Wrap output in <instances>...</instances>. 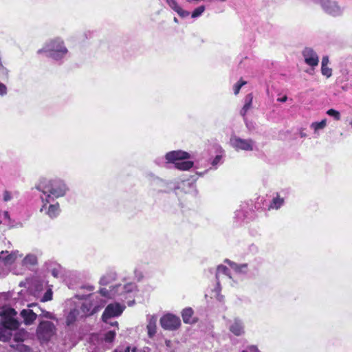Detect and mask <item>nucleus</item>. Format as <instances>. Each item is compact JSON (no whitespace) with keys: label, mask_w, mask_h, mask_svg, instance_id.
Returning a JSON list of instances; mask_svg holds the SVG:
<instances>
[{"label":"nucleus","mask_w":352,"mask_h":352,"mask_svg":"<svg viewBox=\"0 0 352 352\" xmlns=\"http://www.w3.org/2000/svg\"><path fill=\"white\" fill-rule=\"evenodd\" d=\"M114 352H130V347H126L124 351L116 350Z\"/></svg>","instance_id":"de8ad7c7"},{"label":"nucleus","mask_w":352,"mask_h":352,"mask_svg":"<svg viewBox=\"0 0 352 352\" xmlns=\"http://www.w3.org/2000/svg\"><path fill=\"white\" fill-rule=\"evenodd\" d=\"M124 309L125 306L118 302L109 304L102 315L103 322L109 323V319L120 316Z\"/></svg>","instance_id":"9d476101"},{"label":"nucleus","mask_w":352,"mask_h":352,"mask_svg":"<svg viewBox=\"0 0 352 352\" xmlns=\"http://www.w3.org/2000/svg\"><path fill=\"white\" fill-rule=\"evenodd\" d=\"M223 274L227 276L229 279H233L232 276L230 274L229 270L224 265H220L217 268L216 272V278L217 280V284L219 285V280L220 276Z\"/></svg>","instance_id":"393cba45"},{"label":"nucleus","mask_w":352,"mask_h":352,"mask_svg":"<svg viewBox=\"0 0 352 352\" xmlns=\"http://www.w3.org/2000/svg\"><path fill=\"white\" fill-rule=\"evenodd\" d=\"M86 318L82 314V311L79 307H74L70 309L65 316V323L68 327L74 325L76 321L80 319Z\"/></svg>","instance_id":"ddd939ff"},{"label":"nucleus","mask_w":352,"mask_h":352,"mask_svg":"<svg viewBox=\"0 0 352 352\" xmlns=\"http://www.w3.org/2000/svg\"><path fill=\"white\" fill-rule=\"evenodd\" d=\"M117 278V274L115 271L107 272L100 279V284L101 285H107L115 280Z\"/></svg>","instance_id":"412c9836"},{"label":"nucleus","mask_w":352,"mask_h":352,"mask_svg":"<svg viewBox=\"0 0 352 352\" xmlns=\"http://www.w3.org/2000/svg\"><path fill=\"white\" fill-rule=\"evenodd\" d=\"M245 84H246V82L243 81L242 80H240L239 82H237L234 85V94L237 95L239 93V91H240L241 88L242 87V86H243Z\"/></svg>","instance_id":"4c0bfd02"},{"label":"nucleus","mask_w":352,"mask_h":352,"mask_svg":"<svg viewBox=\"0 0 352 352\" xmlns=\"http://www.w3.org/2000/svg\"><path fill=\"white\" fill-rule=\"evenodd\" d=\"M226 262L234 270L236 274L245 275L248 272V265L246 263L238 264L230 260H226Z\"/></svg>","instance_id":"a211bd4d"},{"label":"nucleus","mask_w":352,"mask_h":352,"mask_svg":"<svg viewBox=\"0 0 352 352\" xmlns=\"http://www.w3.org/2000/svg\"><path fill=\"white\" fill-rule=\"evenodd\" d=\"M36 188L42 193L41 199L43 204L40 212L46 209L47 204L54 202L56 199L64 197L69 190L65 182L60 179H43L39 182Z\"/></svg>","instance_id":"f03ea898"},{"label":"nucleus","mask_w":352,"mask_h":352,"mask_svg":"<svg viewBox=\"0 0 352 352\" xmlns=\"http://www.w3.org/2000/svg\"><path fill=\"white\" fill-rule=\"evenodd\" d=\"M166 1L169 7L173 10H175L179 6L175 0H166Z\"/></svg>","instance_id":"37998d69"},{"label":"nucleus","mask_w":352,"mask_h":352,"mask_svg":"<svg viewBox=\"0 0 352 352\" xmlns=\"http://www.w3.org/2000/svg\"><path fill=\"white\" fill-rule=\"evenodd\" d=\"M316 3L320 5L322 10L328 14L339 16L342 13V8L338 5L336 0H311Z\"/></svg>","instance_id":"1a4fd4ad"},{"label":"nucleus","mask_w":352,"mask_h":352,"mask_svg":"<svg viewBox=\"0 0 352 352\" xmlns=\"http://www.w3.org/2000/svg\"><path fill=\"white\" fill-rule=\"evenodd\" d=\"M135 301L134 300H132V301H129L128 302V305L129 306H132L133 304H134Z\"/></svg>","instance_id":"864d4df0"},{"label":"nucleus","mask_w":352,"mask_h":352,"mask_svg":"<svg viewBox=\"0 0 352 352\" xmlns=\"http://www.w3.org/2000/svg\"><path fill=\"white\" fill-rule=\"evenodd\" d=\"M12 193L10 191L5 190L3 193V200L6 202L10 201L12 199Z\"/></svg>","instance_id":"58836bf2"},{"label":"nucleus","mask_w":352,"mask_h":352,"mask_svg":"<svg viewBox=\"0 0 352 352\" xmlns=\"http://www.w3.org/2000/svg\"><path fill=\"white\" fill-rule=\"evenodd\" d=\"M284 203H285L284 198L280 197V195L278 194H277L276 195V197H274L272 199V200L271 201V202L268 206V208H269V210H270V209L278 210V209L280 208L284 205Z\"/></svg>","instance_id":"b1692460"},{"label":"nucleus","mask_w":352,"mask_h":352,"mask_svg":"<svg viewBox=\"0 0 352 352\" xmlns=\"http://www.w3.org/2000/svg\"><path fill=\"white\" fill-rule=\"evenodd\" d=\"M300 135L301 138H305L306 136V133L302 132V131H301L300 133Z\"/></svg>","instance_id":"603ef678"},{"label":"nucleus","mask_w":352,"mask_h":352,"mask_svg":"<svg viewBox=\"0 0 352 352\" xmlns=\"http://www.w3.org/2000/svg\"><path fill=\"white\" fill-rule=\"evenodd\" d=\"M327 126V120L323 119L320 122H315L311 123V128L314 130L315 133H317L319 130L323 129Z\"/></svg>","instance_id":"c85d7f7f"},{"label":"nucleus","mask_w":352,"mask_h":352,"mask_svg":"<svg viewBox=\"0 0 352 352\" xmlns=\"http://www.w3.org/2000/svg\"><path fill=\"white\" fill-rule=\"evenodd\" d=\"M160 325L165 329L168 331L177 330L181 325L180 318L172 314H166L160 318Z\"/></svg>","instance_id":"9b49d317"},{"label":"nucleus","mask_w":352,"mask_h":352,"mask_svg":"<svg viewBox=\"0 0 352 352\" xmlns=\"http://www.w3.org/2000/svg\"><path fill=\"white\" fill-rule=\"evenodd\" d=\"M23 319V322L26 325L32 324L37 318V314L30 309H23L20 314Z\"/></svg>","instance_id":"6ab92c4d"},{"label":"nucleus","mask_w":352,"mask_h":352,"mask_svg":"<svg viewBox=\"0 0 352 352\" xmlns=\"http://www.w3.org/2000/svg\"><path fill=\"white\" fill-rule=\"evenodd\" d=\"M4 216H5V217H6V218L9 219V214H8V212H5V213H4Z\"/></svg>","instance_id":"5fc2aeb1"},{"label":"nucleus","mask_w":352,"mask_h":352,"mask_svg":"<svg viewBox=\"0 0 352 352\" xmlns=\"http://www.w3.org/2000/svg\"><path fill=\"white\" fill-rule=\"evenodd\" d=\"M151 349L147 346L142 348L133 347L131 352H150Z\"/></svg>","instance_id":"a19ab883"},{"label":"nucleus","mask_w":352,"mask_h":352,"mask_svg":"<svg viewBox=\"0 0 352 352\" xmlns=\"http://www.w3.org/2000/svg\"><path fill=\"white\" fill-rule=\"evenodd\" d=\"M193 310L188 307L185 308L182 312V319L184 323L193 324L196 320L192 318Z\"/></svg>","instance_id":"4be33fe9"},{"label":"nucleus","mask_w":352,"mask_h":352,"mask_svg":"<svg viewBox=\"0 0 352 352\" xmlns=\"http://www.w3.org/2000/svg\"><path fill=\"white\" fill-rule=\"evenodd\" d=\"M219 1H222V2H223V1H225L226 0H219Z\"/></svg>","instance_id":"052dcab7"},{"label":"nucleus","mask_w":352,"mask_h":352,"mask_svg":"<svg viewBox=\"0 0 352 352\" xmlns=\"http://www.w3.org/2000/svg\"><path fill=\"white\" fill-rule=\"evenodd\" d=\"M138 292V287L134 283L118 284L110 289L101 288L98 293L88 295L82 302L80 309L85 317L93 316L100 311L111 298H118L125 300L133 297Z\"/></svg>","instance_id":"f257e3e1"},{"label":"nucleus","mask_w":352,"mask_h":352,"mask_svg":"<svg viewBox=\"0 0 352 352\" xmlns=\"http://www.w3.org/2000/svg\"><path fill=\"white\" fill-rule=\"evenodd\" d=\"M302 56L307 65L312 67L318 66L319 57L312 48L305 47L302 51Z\"/></svg>","instance_id":"f8f14e48"},{"label":"nucleus","mask_w":352,"mask_h":352,"mask_svg":"<svg viewBox=\"0 0 352 352\" xmlns=\"http://www.w3.org/2000/svg\"><path fill=\"white\" fill-rule=\"evenodd\" d=\"M189 157L190 155L187 152L181 150L173 151L166 154V162L163 158H157L155 160V163L160 166H163L164 164L173 163L176 168L181 170H188L192 167L193 162L184 160Z\"/></svg>","instance_id":"39448f33"},{"label":"nucleus","mask_w":352,"mask_h":352,"mask_svg":"<svg viewBox=\"0 0 352 352\" xmlns=\"http://www.w3.org/2000/svg\"><path fill=\"white\" fill-rule=\"evenodd\" d=\"M41 314H40L41 317L45 318L47 319L57 320L55 315L53 313H51V312H49V311H47L45 310H42V309H41Z\"/></svg>","instance_id":"72a5a7b5"},{"label":"nucleus","mask_w":352,"mask_h":352,"mask_svg":"<svg viewBox=\"0 0 352 352\" xmlns=\"http://www.w3.org/2000/svg\"><path fill=\"white\" fill-rule=\"evenodd\" d=\"M235 218L239 221H244L248 219V216L243 209H240L235 212Z\"/></svg>","instance_id":"c756f323"},{"label":"nucleus","mask_w":352,"mask_h":352,"mask_svg":"<svg viewBox=\"0 0 352 352\" xmlns=\"http://www.w3.org/2000/svg\"><path fill=\"white\" fill-rule=\"evenodd\" d=\"M0 341L7 342L11 338L12 331L16 330L19 326V322L15 319L16 311L10 307H3L0 309Z\"/></svg>","instance_id":"7ed1b4c3"},{"label":"nucleus","mask_w":352,"mask_h":352,"mask_svg":"<svg viewBox=\"0 0 352 352\" xmlns=\"http://www.w3.org/2000/svg\"><path fill=\"white\" fill-rule=\"evenodd\" d=\"M157 317L155 315H148L146 317V331L148 337L153 339L157 333Z\"/></svg>","instance_id":"2eb2a0df"},{"label":"nucleus","mask_w":352,"mask_h":352,"mask_svg":"<svg viewBox=\"0 0 352 352\" xmlns=\"http://www.w3.org/2000/svg\"><path fill=\"white\" fill-rule=\"evenodd\" d=\"M36 336L40 341H49L56 333V325L50 321H41L36 329Z\"/></svg>","instance_id":"0eeeda50"},{"label":"nucleus","mask_w":352,"mask_h":352,"mask_svg":"<svg viewBox=\"0 0 352 352\" xmlns=\"http://www.w3.org/2000/svg\"><path fill=\"white\" fill-rule=\"evenodd\" d=\"M8 93V89L6 85L2 82H0V96H4Z\"/></svg>","instance_id":"79ce46f5"},{"label":"nucleus","mask_w":352,"mask_h":352,"mask_svg":"<svg viewBox=\"0 0 352 352\" xmlns=\"http://www.w3.org/2000/svg\"><path fill=\"white\" fill-rule=\"evenodd\" d=\"M165 343L167 346H170L171 342L170 340H166Z\"/></svg>","instance_id":"3c124183"},{"label":"nucleus","mask_w":352,"mask_h":352,"mask_svg":"<svg viewBox=\"0 0 352 352\" xmlns=\"http://www.w3.org/2000/svg\"><path fill=\"white\" fill-rule=\"evenodd\" d=\"M241 352H261L258 347L255 345L248 346Z\"/></svg>","instance_id":"ea45409f"},{"label":"nucleus","mask_w":352,"mask_h":352,"mask_svg":"<svg viewBox=\"0 0 352 352\" xmlns=\"http://www.w3.org/2000/svg\"><path fill=\"white\" fill-rule=\"evenodd\" d=\"M155 180L160 183L161 185H167V186H170L169 188L170 189H177L179 188H180L181 185H184V182L183 181L180 182H164V180L158 178V177H156L155 178Z\"/></svg>","instance_id":"bb28decb"},{"label":"nucleus","mask_w":352,"mask_h":352,"mask_svg":"<svg viewBox=\"0 0 352 352\" xmlns=\"http://www.w3.org/2000/svg\"><path fill=\"white\" fill-rule=\"evenodd\" d=\"M321 73L327 78H329L332 76V69L331 68L329 67L328 65L321 66Z\"/></svg>","instance_id":"f704fd0d"},{"label":"nucleus","mask_w":352,"mask_h":352,"mask_svg":"<svg viewBox=\"0 0 352 352\" xmlns=\"http://www.w3.org/2000/svg\"><path fill=\"white\" fill-rule=\"evenodd\" d=\"M329 63V56H324L322 58L321 66H327Z\"/></svg>","instance_id":"a18cd8bd"},{"label":"nucleus","mask_w":352,"mask_h":352,"mask_svg":"<svg viewBox=\"0 0 352 352\" xmlns=\"http://www.w3.org/2000/svg\"><path fill=\"white\" fill-rule=\"evenodd\" d=\"M38 53H45L46 56L56 61H62L68 56L69 50L63 39L55 38L46 42Z\"/></svg>","instance_id":"20e7f679"},{"label":"nucleus","mask_w":352,"mask_h":352,"mask_svg":"<svg viewBox=\"0 0 352 352\" xmlns=\"http://www.w3.org/2000/svg\"><path fill=\"white\" fill-rule=\"evenodd\" d=\"M10 347L17 351L18 352H30L32 349L30 346L23 344V342L12 343Z\"/></svg>","instance_id":"a878e982"},{"label":"nucleus","mask_w":352,"mask_h":352,"mask_svg":"<svg viewBox=\"0 0 352 352\" xmlns=\"http://www.w3.org/2000/svg\"><path fill=\"white\" fill-rule=\"evenodd\" d=\"M116 335V330L107 331L101 339L97 336H93L91 338V350L92 352H104L108 347L106 344L113 342Z\"/></svg>","instance_id":"423d86ee"},{"label":"nucleus","mask_w":352,"mask_h":352,"mask_svg":"<svg viewBox=\"0 0 352 352\" xmlns=\"http://www.w3.org/2000/svg\"><path fill=\"white\" fill-rule=\"evenodd\" d=\"M76 296H77L78 298H82V296H80L79 294H78Z\"/></svg>","instance_id":"13d9d810"},{"label":"nucleus","mask_w":352,"mask_h":352,"mask_svg":"<svg viewBox=\"0 0 352 352\" xmlns=\"http://www.w3.org/2000/svg\"><path fill=\"white\" fill-rule=\"evenodd\" d=\"M205 9H206V8L204 6H199L198 8H195L194 10V11L192 12V14H191L192 18H197V17L200 16L205 11Z\"/></svg>","instance_id":"2f4dec72"},{"label":"nucleus","mask_w":352,"mask_h":352,"mask_svg":"<svg viewBox=\"0 0 352 352\" xmlns=\"http://www.w3.org/2000/svg\"><path fill=\"white\" fill-rule=\"evenodd\" d=\"M248 124H249V127H248V129H251V127L252 126V122H249L248 120Z\"/></svg>","instance_id":"6e6d98bb"},{"label":"nucleus","mask_w":352,"mask_h":352,"mask_svg":"<svg viewBox=\"0 0 352 352\" xmlns=\"http://www.w3.org/2000/svg\"><path fill=\"white\" fill-rule=\"evenodd\" d=\"M12 335L14 336L12 343L24 342L29 336L28 333L24 329H18Z\"/></svg>","instance_id":"5701e85b"},{"label":"nucleus","mask_w":352,"mask_h":352,"mask_svg":"<svg viewBox=\"0 0 352 352\" xmlns=\"http://www.w3.org/2000/svg\"><path fill=\"white\" fill-rule=\"evenodd\" d=\"M24 265H34L37 263V257L35 254H29L23 260Z\"/></svg>","instance_id":"cd10ccee"},{"label":"nucleus","mask_w":352,"mask_h":352,"mask_svg":"<svg viewBox=\"0 0 352 352\" xmlns=\"http://www.w3.org/2000/svg\"><path fill=\"white\" fill-rule=\"evenodd\" d=\"M349 124H350V125H351V128H352V120L350 122V123H349Z\"/></svg>","instance_id":"bf43d9fd"},{"label":"nucleus","mask_w":352,"mask_h":352,"mask_svg":"<svg viewBox=\"0 0 352 352\" xmlns=\"http://www.w3.org/2000/svg\"><path fill=\"white\" fill-rule=\"evenodd\" d=\"M60 212L59 204L58 202H55L54 204L51 202L47 204L46 209H45L42 212H44L51 219H54L58 216Z\"/></svg>","instance_id":"f3484780"},{"label":"nucleus","mask_w":352,"mask_h":352,"mask_svg":"<svg viewBox=\"0 0 352 352\" xmlns=\"http://www.w3.org/2000/svg\"><path fill=\"white\" fill-rule=\"evenodd\" d=\"M16 254L17 253L15 252L9 254L8 251H2L0 255V262L3 261L4 264H11L16 258Z\"/></svg>","instance_id":"aec40b11"},{"label":"nucleus","mask_w":352,"mask_h":352,"mask_svg":"<svg viewBox=\"0 0 352 352\" xmlns=\"http://www.w3.org/2000/svg\"><path fill=\"white\" fill-rule=\"evenodd\" d=\"M245 326L243 320L239 318H234L229 322V329L235 336H240L245 333Z\"/></svg>","instance_id":"4468645a"},{"label":"nucleus","mask_w":352,"mask_h":352,"mask_svg":"<svg viewBox=\"0 0 352 352\" xmlns=\"http://www.w3.org/2000/svg\"><path fill=\"white\" fill-rule=\"evenodd\" d=\"M253 96L252 94H248L244 98V104L240 111V115L243 117V121L247 127H249L246 114L248 111L252 108Z\"/></svg>","instance_id":"dca6fc26"},{"label":"nucleus","mask_w":352,"mask_h":352,"mask_svg":"<svg viewBox=\"0 0 352 352\" xmlns=\"http://www.w3.org/2000/svg\"><path fill=\"white\" fill-rule=\"evenodd\" d=\"M52 298V292L50 289L47 290L43 297V301H48Z\"/></svg>","instance_id":"c03bdc74"},{"label":"nucleus","mask_w":352,"mask_h":352,"mask_svg":"<svg viewBox=\"0 0 352 352\" xmlns=\"http://www.w3.org/2000/svg\"><path fill=\"white\" fill-rule=\"evenodd\" d=\"M49 272L54 277L58 278L61 272L60 267L59 265H55L54 267L50 268Z\"/></svg>","instance_id":"c9c22d12"},{"label":"nucleus","mask_w":352,"mask_h":352,"mask_svg":"<svg viewBox=\"0 0 352 352\" xmlns=\"http://www.w3.org/2000/svg\"><path fill=\"white\" fill-rule=\"evenodd\" d=\"M87 289L89 290V291H93L94 290V287L93 286H87Z\"/></svg>","instance_id":"09e8293b"},{"label":"nucleus","mask_w":352,"mask_h":352,"mask_svg":"<svg viewBox=\"0 0 352 352\" xmlns=\"http://www.w3.org/2000/svg\"><path fill=\"white\" fill-rule=\"evenodd\" d=\"M287 96H283V97H281V98H277V100H278V102H286V101H287Z\"/></svg>","instance_id":"49530a36"},{"label":"nucleus","mask_w":352,"mask_h":352,"mask_svg":"<svg viewBox=\"0 0 352 352\" xmlns=\"http://www.w3.org/2000/svg\"><path fill=\"white\" fill-rule=\"evenodd\" d=\"M109 324H110L111 325H112V326L116 325V327H117V329H118V322H114L113 323H111V322H109Z\"/></svg>","instance_id":"8fccbe9b"},{"label":"nucleus","mask_w":352,"mask_h":352,"mask_svg":"<svg viewBox=\"0 0 352 352\" xmlns=\"http://www.w3.org/2000/svg\"><path fill=\"white\" fill-rule=\"evenodd\" d=\"M174 11L176 12L182 18H186L190 14L188 11L183 10L179 6Z\"/></svg>","instance_id":"e433bc0d"},{"label":"nucleus","mask_w":352,"mask_h":352,"mask_svg":"<svg viewBox=\"0 0 352 352\" xmlns=\"http://www.w3.org/2000/svg\"><path fill=\"white\" fill-rule=\"evenodd\" d=\"M230 143L236 151H252L255 147V142L252 139H243L236 135L230 138Z\"/></svg>","instance_id":"6e6552de"},{"label":"nucleus","mask_w":352,"mask_h":352,"mask_svg":"<svg viewBox=\"0 0 352 352\" xmlns=\"http://www.w3.org/2000/svg\"><path fill=\"white\" fill-rule=\"evenodd\" d=\"M327 114L332 117L336 120H340L341 118L340 113L333 109H330L327 111Z\"/></svg>","instance_id":"7c9ffc66"},{"label":"nucleus","mask_w":352,"mask_h":352,"mask_svg":"<svg viewBox=\"0 0 352 352\" xmlns=\"http://www.w3.org/2000/svg\"><path fill=\"white\" fill-rule=\"evenodd\" d=\"M223 163V155H217L212 161L211 165L214 169L217 168V166Z\"/></svg>","instance_id":"473e14b6"},{"label":"nucleus","mask_w":352,"mask_h":352,"mask_svg":"<svg viewBox=\"0 0 352 352\" xmlns=\"http://www.w3.org/2000/svg\"><path fill=\"white\" fill-rule=\"evenodd\" d=\"M173 20L175 23H178V19L176 17H175Z\"/></svg>","instance_id":"4d7b16f0"}]
</instances>
